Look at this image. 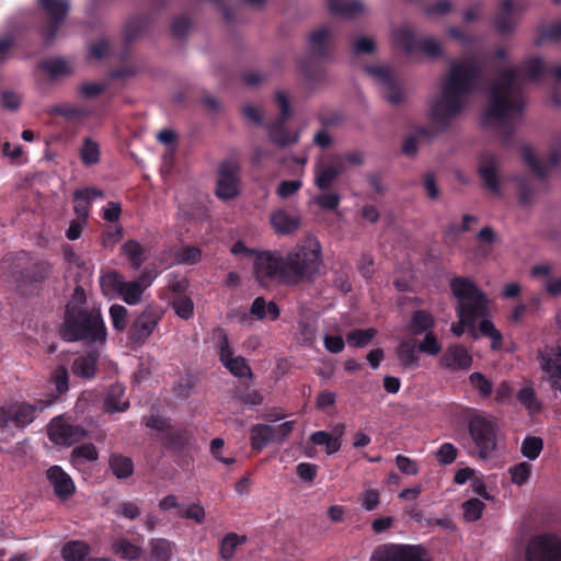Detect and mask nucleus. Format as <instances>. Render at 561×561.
Wrapping results in <instances>:
<instances>
[{"label": "nucleus", "instance_id": "obj_1", "mask_svg": "<svg viewBox=\"0 0 561 561\" xmlns=\"http://www.w3.org/2000/svg\"><path fill=\"white\" fill-rule=\"evenodd\" d=\"M482 77V67L476 60L454 61L443 83L440 95L430 105V121L433 127H417L414 135L405 138L402 152L414 156L420 139H431L446 130L453 118L465 108V96L473 93Z\"/></svg>", "mask_w": 561, "mask_h": 561}, {"label": "nucleus", "instance_id": "obj_2", "mask_svg": "<svg viewBox=\"0 0 561 561\" xmlns=\"http://www.w3.org/2000/svg\"><path fill=\"white\" fill-rule=\"evenodd\" d=\"M321 262V245L314 241L297 245L286 255L278 251H263L256 255L253 270L262 286L272 282L294 286L311 279L319 272Z\"/></svg>", "mask_w": 561, "mask_h": 561}, {"label": "nucleus", "instance_id": "obj_3", "mask_svg": "<svg viewBox=\"0 0 561 561\" xmlns=\"http://www.w3.org/2000/svg\"><path fill=\"white\" fill-rule=\"evenodd\" d=\"M518 71L516 68H506L500 72V80L495 81L489 92V106L482 115V124L495 121L506 127L505 140L513 134L506 119L512 114H519L524 110V100L516 85Z\"/></svg>", "mask_w": 561, "mask_h": 561}, {"label": "nucleus", "instance_id": "obj_4", "mask_svg": "<svg viewBox=\"0 0 561 561\" xmlns=\"http://www.w3.org/2000/svg\"><path fill=\"white\" fill-rule=\"evenodd\" d=\"M59 334L66 342H85L87 344H104L107 339L101 311L71 302L66 306Z\"/></svg>", "mask_w": 561, "mask_h": 561}, {"label": "nucleus", "instance_id": "obj_5", "mask_svg": "<svg viewBox=\"0 0 561 561\" xmlns=\"http://www.w3.org/2000/svg\"><path fill=\"white\" fill-rule=\"evenodd\" d=\"M449 287L457 299V313L463 325L473 328L480 318L489 313V298L476 283L462 276L450 279Z\"/></svg>", "mask_w": 561, "mask_h": 561}, {"label": "nucleus", "instance_id": "obj_6", "mask_svg": "<svg viewBox=\"0 0 561 561\" xmlns=\"http://www.w3.org/2000/svg\"><path fill=\"white\" fill-rule=\"evenodd\" d=\"M55 396L38 399L34 402L14 401L0 407V434L12 436L13 430H24L34 422L38 413L50 407L56 401Z\"/></svg>", "mask_w": 561, "mask_h": 561}, {"label": "nucleus", "instance_id": "obj_7", "mask_svg": "<svg viewBox=\"0 0 561 561\" xmlns=\"http://www.w3.org/2000/svg\"><path fill=\"white\" fill-rule=\"evenodd\" d=\"M469 435L481 459H489L497 446L499 425L488 416L472 415L468 421Z\"/></svg>", "mask_w": 561, "mask_h": 561}, {"label": "nucleus", "instance_id": "obj_8", "mask_svg": "<svg viewBox=\"0 0 561 561\" xmlns=\"http://www.w3.org/2000/svg\"><path fill=\"white\" fill-rule=\"evenodd\" d=\"M150 285L142 274L138 279L126 280L117 271H112L101 278V286L105 294H117L127 305L140 302L145 289Z\"/></svg>", "mask_w": 561, "mask_h": 561}, {"label": "nucleus", "instance_id": "obj_9", "mask_svg": "<svg viewBox=\"0 0 561 561\" xmlns=\"http://www.w3.org/2000/svg\"><path fill=\"white\" fill-rule=\"evenodd\" d=\"M392 39L396 46L402 48L405 54L423 53L427 57L438 58L443 55L440 44L433 37L416 38L414 30L410 26H399L392 31Z\"/></svg>", "mask_w": 561, "mask_h": 561}, {"label": "nucleus", "instance_id": "obj_10", "mask_svg": "<svg viewBox=\"0 0 561 561\" xmlns=\"http://www.w3.org/2000/svg\"><path fill=\"white\" fill-rule=\"evenodd\" d=\"M527 561H561V537L553 533L533 536L525 550Z\"/></svg>", "mask_w": 561, "mask_h": 561}, {"label": "nucleus", "instance_id": "obj_11", "mask_svg": "<svg viewBox=\"0 0 561 561\" xmlns=\"http://www.w3.org/2000/svg\"><path fill=\"white\" fill-rule=\"evenodd\" d=\"M370 561H433L420 545L383 543L377 546Z\"/></svg>", "mask_w": 561, "mask_h": 561}, {"label": "nucleus", "instance_id": "obj_12", "mask_svg": "<svg viewBox=\"0 0 561 561\" xmlns=\"http://www.w3.org/2000/svg\"><path fill=\"white\" fill-rule=\"evenodd\" d=\"M38 4L47 15L39 34L45 44L50 45L68 15L70 4L68 0H38Z\"/></svg>", "mask_w": 561, "mask_h": 561}, {"label": "nucleus", "instance_id": "obj_13", "mask_svg": "<svg viewBox=\"0 0 561 561\" xmlns=\"http://www.w3.org/2000/svg\"><path fill=\"white\" fill-rule=\"evenodd\" d=\"M275 101L280 110V116L268 125L270 139L279 147H286L298 141V135L286 127V122L291 115V107L288 96L278 91Z\"/></svg>", "mask_w": 561, "mask_h": 561}, {"label": "nucleus", "instance_id": "obj_14", "mask_svg": "<svg viewBox=\"0 0 561 561\" xmlns=\"http://www.w3.org/2000/svg\"><path fill=\"white\" fill-rule=\"evenodd\" d=\"M50 264L46 261H36L22 265L15 263L12 267L11 275L16 284L20 293L26 294V290L38 284H42L50 273Z\"/></svg>", "mask_w": 561, "mask_h": 561}, {"label": "nucleus", "instance_id": "obj_15", "mask_svg": "<svg viewBox=\"0 0 561 561\" xmlns=\"http://www.w3.org/2000/svg\"><path fill=\"white\" fill-rule=\"evenodd\" d=\"M240 165L233 160H225L218 168L216 196L222 201L234 198L240 190Z\"/></svg>", "mask_w": 561, "mask_h": 561}, {"label": "nucleus", "instance_id": "obj_16", "mask_svg": "<svg viewBox=\"0 0 561 561\" xmlns=\"http://www.w3.org/2000/svg\"><path fill=\"white\" fill-rule=\"evenodd\" d=\"M162 318L160 309L148 306L131 323L128 337L133 343L144 344Z\"/></svg>", "mask_w": 561, "mask_h": 561}, {"label": "nucleus", "instance_id": "obj_17", "mask_svg": "<svg viewBox=\"0 0 561 561\" xmlns=\"http://www.w3.org/2000/svg\"><path fill=\"white\" fill-rule=\"evenodd\" d=\"M85 436L87 431L82 426L71 424L61 416L54 417L48 426V437L57 445L71 446Z\"/></svg>", "mask_w": 561, "mask_h": 561}, {"label": "nucleus", "instance_id": "obj_18", "mask_svg": "<svg viewBox=\"0 0 561 561\" xmlns=\"http://www.w3.org/2000/svg\"><path fill=\"white\" fill-rule=\"evenodd\" d=\"M523 8L516 5L513 0H500L499 10L493 20L496 32L501 35L513 33L518 23V14Z\"/></svg>", "mask_w": 561, "mask_h": 561}, {"label": "nucleus", "instance_id": "obj_19", "mask_svg": "<svg viewBox=\"0 0 561 561\" xmlns=\"http://www.w3.org/2000/svg\"><path fill=\"white\" fill-rule=\"evenodd\" d=\"M540 367L546 373L553 389L561 392V346H546L539 352Z\"/></svg>", "mask_w": 561, "mask_h": 561}, {"label": "nucleus", "instance_id": "obj_20", "mask_svg": "<svg viewBox=\"0 0 561 561\" xmlns=\"http://www.w3.org/2000/svg\"><path fill=\"white\" fill-rule=\"evenodd\" d=\"M366 71L380 81L386 88L385 98L392 104H399L403 100V92L396 81L393 72L386 66H368Z\"/></svg>", "mask_w": 561, "mask_h": 561}, {"label": "nucleus", "instance_id": "obj_21", "mask_svg": "<svg viewBox=\"0 0 561 561\" xmlns=\"http://www.w3.org/2000/svg\"><path fill=\"white\" fill-rule=\"evenodd\" d=\"M522 157L524 162L540 179H545L548 174L556 170L561 159L560 152L553 150L549 153L545 161H541L535 157L531 148L527 146L522 149Z\"/></svg>", "mask_w": 561, "mask_h": 561}, {"label": "nucleus", "instance_id": "obj_22", "mask_svg": "<svg viewBox=\"0 0 561 561\" xmlns=\"http://www.w3.org/2000/svg\"><path fill=\"white\" fill-rule=\"evenodd\" d=\"M472 365V356L461 344L449 345L440 357V366L449 370H467Z\"/></svg>", "mask_w": 561, "mask_h": 561}, {"label": "nucleus", "instance_id": "obj_23", "mask_svg": "<svg viewBox=\"0 0 561 561\" xmlns=\"http://www.w3.org/2000/svg\"><path fill=\"white\" fill-rule=\"evenodd\" d=\"M478 172L485 187H488L492 193L499 194L501 185L496 157L491 153L482 154L479 161Z\"/></svg>", "mask_w": 561, "mask_h": 561}, {"label": "nucleus", "instance_id": "obj_24", "mask_svg": "<svg viewBox=\"0 0 561 561\" xmlns=\"http://www.w3.org/2000/svg\"><path fill=\"white\" fill-rule=\"evenodd\" d=\"M46 477L59 499H68L75 493L76 486L73 481L61 467L51 466L47 469Z\"/></svg>", "mask_w": 561, "mask_h": 561}, {"label": "nucleus", "instance_id": "obj_25", "mask_svg": "<svg viewBox=\"0 0 561 561\" xmlns=\"http://www.w3.org/2000/svg\"><path fill=\"white\" fill-rule=\"evenodd\" d=\"M99 353L90 351L84 355L76 357L72 362V373L75 376L83 379H92L98 371Z\"/></svg>", "mask_w": 561, "mask_h": 561}, {"label": "nucleus", "instance_id": "obj_26", "mask_svg": "<svg viewBox=\"0 0 561 561\" xmlns=\"http://www.w3.org/2000/svg\"><path fill=\"white\" fill-rule=\"evenodd\" d=\"M129 408L126 389L122 383L110 386L104 399V409L108 413L125 412Z\"/></svg>", "mask_w": 561, "mask_h": 561}, {"label": "nucleus", "instance_id": "obj_27", "mask_svg": "<svg viewBox=\"0 0 561 561\" xmlns=\"http://www.w3.org/2000/svg\"><path fill=\"white\" fill-rule=\"evenodd\" d=\"M436 325L434 316L424 309L412 312L407 329L413 336H419L433 331Z\"/></svg>", "mask_w": 561, "mask_h": 561}, {"label": "nucleus", "instance_id": "obj_28", "mask_svg": "<svg viewBox=\"0 0 561 561\" xmlns=\"http://www.w3.org/2000/svg\"><path fill=\"white\" fill-rule=\"evenodd\" d=\"M273 229L283 236L291 234L300 227V218L291 216L284 209H278L271 215Z\"/></svg>", "mask_w": 561, "mask_h": 561}, {"label": "nucleus", "instance_id": "obj_29", "mask_svg": "<svg viewBox=\"0 0 561 561\" xmlns=\"http://www.w3.org/2000/svg\"><path fill=\"white\" fill-rule=\"evenodd\" d=\"M330 31L327 27L316 30L309 35V53L318 60H324L330 54L329 41Z\"/></svg>", "mask_w": 561, "mask_h": 561}, {"label": "nucleus", "instance_id": "obj_30", "mask_svg": "<svg viewBox=\"0 0 561 561\" xmlns=\"http://www.w3.org/2000/svg\"><path fill=\"white\" fill-rule=\"evenodd\" d=\"M272 443V425L259 423L250 427V444L253 451L261 453Z\"/></svg>", "mask_w": 561, "mask_h": 561}, {"label": "nucleus", "instance_id": "obj_31", "mask_svg": "<svg viewBox=\"0 0 561 561\" xmlns=\"http://www.w3.org/2000/svg\"><path fill=\"white\" fill-rule=\"evenodd\" d=\"M121 252L127 257L129 266L138 271L146 261V251L136 240H127L122 247Z\"/></svg>", "mask_w": 561, "mask_h": 561}, {"label": "nucleus", "instance_id": "obj_32", "mask_svg": "<svg viewBox=\"0 0 561 561\" xmlns=\"http://www.w3.org/2000/svg\"><path fill=\"white\" fill-rule=\"evenodd\" d=\"M331 14L342 18H353L363 11V4L356 0H328Z\"/></svg>", "mask_w": 561, "mask_h": 561}, {"label": "nucleus", "instance_id": "obj_33", "mask_svg": "<svg viewBox=\"0 0 561 561\" xmlns=\"http://www.w3.org/2000/svg\"><path fill=\"white\" fill-rule=\"evenodd\" d=\"M112 473L117 479H126L134 473V462L131 458L122 454H112L108 459Z\"/></svg>", "mask_w": 561, "mask_h": 561}, {"label": "nucleus", "instance_id": "obj_34", "mask_svg": "<svg viewBox=\"0 0 561 561\" xmlns=\"http://www.w3.org/2000/svg\"><path fill=\"white\" fill-rule=\"evenodd\" d=\"M113 552L125 561H136L141 556V548L126 538H117L112 543Z\"/></svg>", "mask_w": 561, "mask_h": 561}, {"label": "nucleus", "instance_id": "obj_35", "mask_svg": "<svg viewBox=\"0 0 561 561\" xmlns=\"http://www.w3.org/2000/svg\"><path fill=\"white\" fill-rule=\"evenodd\" d=\"M416 348L412 341L402 340L397 346L396 354L400 365L404 368H412L419 366V356Z\"/></svg>", "mask_w": 561, "mask_h": 561}, {"label": "nucleus", "instance_id": "obj_36", "mask_svg": "<svg viewBox=\"0 0 561 561\" xmlns=\"http://www.w3.org/2000/svg\"><path fill=\"white\" fill-rule=\"evenodd\" d=\"M153 561H170L175 550V543L165 538H154L149 542Z\"/></svg>", "mask_w": 561, "mask_h": 561}, {"label": "nucleus", "instance_id": "obj_37", "mask_svg": "<svg viewBox=\"0 0 561 561\" xmlns=\"http://www.w3.org/2000/svg\"><path fill=\"white\" fill-rule=\"evenodd\" d=\"M245 541L247 536L244 535H238L236 533L227 534L220 542V557L226 561H230L234 557L238 546L244 543Z\"/></svg>", "mask_w": 561, "mask_h": 561}, {"label": "nucleus", "instance_id": "obj_38", "mask_svg": "<svg viewBox=\"0 0 561 561\" xmlns=\"http://www.w3.org/2000/svg\"><path fill=\"white\" fill-rule=\"evenodd\" d=\"M89 552V545L80 540L68 541L61 549V556L66 561H83Z\"/></svg>", "mask_w": 561, "mask_h": 561}, {"label": "nucleus", "instance_id": "obj_39", "mask_svg": "<svg viewBox=\"0 0 561 561\" xmlns=\"http://www.w3.org/2000/svg\"><path fill=\"white\" fill-rule=\"evenodd\" d=\"M79 157L81 162L87 167L99 163L101 157L99 144L90 137H85L79 150Z\"/></svg>", "mask_w": 561, "mask_h": 561}, {"label": "nucleus", "instance_id": "obj_40", "mask_svg": "<svg viewBox=\"0 0 561 561\" xmlns=\"http://www.w3.org/2000/svg\"><path fill=\"white\" fill-rule=\"evenodd\" d=\"M50 113L68 119H81L88 117L90 114L85 107L72 103L56 104L53 106Z\"/></svg>", "mask_w": 561, "mask_h": 561}, {"label": "nucleus", "instance_id": "obj_41", "mask_svg": "<svg viewBox=\"0 0 561 561\" xmlns=\"http://www.w3.org/2000/svg\"><path fill=\"white\" fill-rule=\"evenodd\" d=\"M148 20L145 16H134L129 19L124 27V37L126 43L137 39L147 28Z\"/></svg>", "mask_w": 561, "mask_h": 561}, {"label": "nucleus", "instance_id": "obj_42", "mask_svg": "<svg viewBox=\"0 0 561 561\" xmlns=\"http://www.w3.org/2000/svg\"><path fill=\"white\" fill-rule=\"evenodd\" d=\"M517 400L524 405L529 414H536L541 411V403L537 399L536 392L531 387H523L516 394Z\"/></svg>", "mask_w": 561, "mask_h": 561}, {"label": "nucleus", "instance_id": "obj_43", "mask_svg": "<svg viewBox=\"0 0 561 561\" xmlns=\"http://www.w3.org/2000/svg\"><path fill=\"white\" fill-rule=\"evenodd\" d=\"M214 334L217 337L216 346L219 360L224 366L225 363H228V360L236 357L233 356V348L230 346L228 334L224 329L217 328Z\"/></svg>", "mask_w": 561, "mask_h": 561}, {"label": "nucleus", "instance_id": "obj_44", "mask_svg": "<svg viewBox=\"0 0 561 561\" xmlns=\"http://www.w3.org/2000/svg\"><path fill=\"white\" fill-rule=\"evenodd\" d=\"M310 440L314 445L325 446L327 453L329 455L334 454L341 448V440L339 437H333L330 433L325 431H317L311 434Z\"/></svg>", "mask_w": 561, "mask_h": 561}, {"label": "nucleus", "instance_id": "obj_45", "mask_svg": "<svg viewBox=\"0 0 561 561\" xmlns=\"http://www.w3.org/2000/svg\"><path fill=\"white\" fill-rule=\"evenodd\" d=\"M162 445L169 449H180L187 444V435L184 430H167L161 436Z\"/></svg>", "mask_w": 561, "mask_h": 561}, {"label": "nucleus", "instance_id": "obj_46", "mask_svg": "<svg viewBox=\"0 0 561 561\" xmlns=\"http://www.w3.org/2000/svg\"><path fill=\"white\" fill-rule=\"evenodd\" d=\"M171 306H172L175 314L183 320H188L194 314V304H193V300L188 296H185V295L175 296L171 301Z\"/></svg>", "mask_w": 561, "mask_h": 561}, {"label": "nucleus", "instance_id": "obj_47", "mask_svg": "<svg viewBox=\"0 0 561 561\" xmlns=\"http://www.w3.org/2000/svg\"><path fill=\"white\" fill-rule=\"evenodd\" d=\"M543 449V440L538 436H526L520 446V453L529 460H535L539 457Z\"/></svg>", "mask_w": 561, "mask_h": 561}, {"label": "nucleus", "instance_id": "obj_48", "mask_svg": "<svg viewBox=\"0 0 561 561\" xmlns=\"http://www.w3.org/2000/svg\"><path fill=\"white\" fill-rule=\"evenodd\" d=\"M341 168L339 167H324L316 175V185L324 191L329 188L334 181L341 175Z\"/></svg>", "mask_w": 561, "mask_h": 561}, {"label": "nucleus", "instance_id": "obj_49", "mask_svg": "<svg viewBox=\"0 0 561 561\" xmlns=\"http://www.w3.org/2000/svg\"><path fill=\"white\" fill-rule=\"evenodd\" d=\"M469 382L483 399L489 398L493 392V383L482 373L474 371L469 376Z\"/></svg>", "mask_w": 561, "mask_h": 561}, {"label": "nucleus", "instance_id": "obj_50", "mask_svg": "<svg viewBox=\"0 0 561 561\" xmlns=\"http://www.w3.org/2000/svg\"><path fill=\"white\" fill-rule=\"evenodd\" d=\"M485 504L479 499H469L462 503L463 518L467 522H477L481 518Z\"/></svg>", "mask_w": 561, "mask_h": 561}, {"label": "nucleus", "instance_id": "obj_51", "mask_svg": "<svg viewBox=\"0 0 561 561\" xmlns=\"http://www.w3.org/2000/svg\"><path fill=\"white\" fill-rule=\"evenodd\" d=\"M224 367L227 368L229 373L234 377H252L251 367L248 365L245 358L242 356H236L234 358H231L230 360H228V363H225Z\"/></svg>", "mask_w": 561, "mask_h": 561}, {"label": "nucleus", "instance_id": "obj_52", "mask_svg": "<svg viewBox=\"0 0 561 561\" xmlns=\"http://www.w3.org/2000/svg\"><path fill=\"white\" fill-rule=\"evenodd\" d=\"M522 70L531 81H537L542 75H545L546 66L541 58L534 57L522 64Z\"/></svg>", "mask_w": 561, "mask_h": 561}, {"label": "nucleus", "instance_id": "obj_53", "mask_svg": "<svg viewBox=\"0 0 561 561\" xmlns=\"http://www.w3.org/2000/svg\"><path fill=\"white\" fill-rule=\"evenodd\" d=\"M375 334H376L375 329H366V330L357 329V330H353L346 334V341L356 347H364L368 343H370V341L374 339Z\"/></svg>", "mask_w": 561, "mask_h": 561}, {"label": "nucleus", "instance_id": "obj_54", "mask_svg": "<svg viewBox=\"0 0 561 561\" xmlns=\"http://www.w3.org/2000/svg\"><path fill=\"white\" fill-rule=\"evenodd\" d=\"M417 350L424 354L436 356L442 351V344L437 340L436 334L431 331L425 333L424 339L417 344Z\"/></svg>", "mask_w": 561, "mask_h": 561}, {"label": "nucleus", "instance_id": "obj_55", "mask_svg": "<svg viewBox=\"0 0 561 561\" xmlns=\"http://www.w3.org/2000/svg\"><path fill=\"white\" fill-rule=\"evenodd\" d=\"M128 310L122 305H112L110 308V317L114 330L123 332L127 328Z\"/></svg>", "mask_w": 561, "mask_h": 561}, {"label": "nucleus", "instance_id": "obj_56", "mask_svg": "<svg viewBox=\"0 0 561 561\" xmlns=\"http://www.w3.org/2000/svg\"><path fill=\"white\" fill-rule=\"evenodd\" d=\"M458 456V449L451 443H443L435 451V459L442 466L453 463Z\"/></svg>", "mask_w": 561, "mask_h": 561}, {"label": "nucleus", "instance_id": "obj_57", "mask_svg": "<svg viewBox=\"0 0 561 561\" xmlns=\"http://www.w3.org/2000/svg\"><path fill=\"white\" fill-rule=\"evenodd\" d=\"M531 468L527 461H522L510 468L512 482L517 485L525 484L531 474Z\"/></svg>", "mask_w": 561, "mask_h": 561}, {"label": "nucleus", "instance_id": "obj_58", "mask_svg": "<svg viewBox=\"0 0 561 561\" xmlns=\"http://www.w3.org/2000/svg\"><path fill=\"white\" fill-rule=\"evenodd\" d=\"M479 331L483 336L492 340V348L500 347L503 336L491 320L483 319L479 324Z\"/></svg>", "mask_w": 561, "mask_h": 561}, {"label": "nucleus", "instance_id": "obj_59", "mask_svg": "<svg viewBox=\"0 0 561 561\" xmlns=\"http://www.w3.org/2000/svg\"><path fill=\"white\" fill-rule=\"evenodd\" d=\"M543 42H561V21H556L541 28L537 43Z\"/></svg>", "mask_w": 561, "mask_h": 561}, {"label": "nucleus", "instance_id": "obj_60", "mask_svg": "<svg viewBox=\"0 0 561 561\" xmlns=\"http://www.w3.org/2000/svg\"><path fill=\"white\" fill-rule=\"evenodd\" d=\"M42 68L54 78L70 73L68 64L60 58L44 61Z\"/></svg>", "mask_w": 561, "mask_h": 561}, {"label": "nucleus", "instance_id": "obj_61", "mask_svg": "<svg viewBox=\"0 0 561 561\" xmlns=\"http://www.w3.org/2000/svg\"><path fill=\"white\" fill-rule=\"evenodd\" d=\"M98 450L92 443L77 446L71 451V457L73 460L82 459L85 461H95L98 459Z\"/></svg>", "mask_w": 561, "mask_h": 561}, {"label": "nucleus", "instance_id": "obj_62", "mask_svg": "<svg viewBox=\"0 0 561 561\" xmlns=\"http://www.w3.org/2000/svg\"><path fill=\"white\" fill-rule=\"evenodd\" d=\"M51 380L56 387V390L59 394H62L69 389V375L68 370L64 366L57 367L51 376Z\"/></svg>", "mask_w": 561, "mask_h": 561}, {"label": "nucleus", "instance_id": "obj_63", "mask_svg": "<svg viewBox=\"0 0 561 561\" xmlns=\"http://www.w3.org/2000/svg\"><path fill=\"white\" fill-rule=\"evenodd\" d=\"M295 423V421H287L277 426H272L273 442L279 445L283 444V442L293 433Z\"/></svg>", "mask_w": 561, "mask_h": 561}, {"label": "nucleus", "instance_id": "obj_64", "mask_svg": "<svg viewBox=\"0 0 561 561\" xmlns=\"http://www.w3.org/2000/svg\"><path fill=\"white\" fill-rule=\"evenodd\" d=\"M191 28V21L186 16H176L171 23V33L175 38H184Z\"/></svg>", "mask_w": 561, "mask_h": 561}]
</instances>
